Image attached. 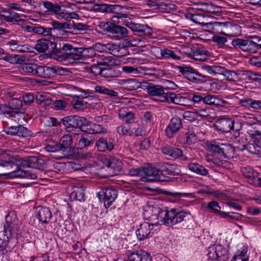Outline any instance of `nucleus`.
Segmentation results:
<instances>
[{
    "label": "nucleus",
    "mask_w": 261,
    "mask_h": 261,
    "mask_svg": "<svg viewBox=\"0 0 261 261\" xmlns=\"http://www.w3.org/2000/svg\"><path fill=\"white\" fill-rule=\"evenodd\" d=\"M187 215H190V212L176 208L169 209L166 207L161 208L148 205L144 209L145 217L152 220L156 218L158 223H161L167 226L174 225L182 222Z\"/></svg>",
    "instance_id": "f257e3e1"
},
{
    "label": "nucleus",
    "mask_w": 261,
    "mask_h": 261,
    "mask_svg": "<svg viewBox=\"0 0 261 261\" xmlns=\"http://www.w3.org/2000/svg\"><path fill=\"white\" fill-rule=\"evenodd\" d=\"M118 22L128 28L137 37H133L130 40L132 44L135 46L142 47L145 45L144 39L152 38L153 30L147 24L136 23L126 15L119 14L117 16Z\"/></svg>",
    "instance_id": "f03ea898"
},
{
    "label": "nucleus",
    "mask_w": 261,
    "mask_h": 261,
    "mask_svg": "<svg viewBox=\"0 0 261 261\" xmlns=\"http://www.w3.org/2000/svg\"><path fill=\"white\" fill-rule=\"evenodd\" d=\"M66 43L58 44L47 39H40L35 45V49L39 53H44L48 50V53L55 59L59 61H64Z\"/></svg>",
    "instance_id": "7ed1b4c3"
},
{
    "label": "nucleus",
    "mask_w": 261,
    "mask_h": 261,
    "mask_svg": "<svg viewBox=\"0 0 261 261\" xmlns=\"http://www.w3.org/2000/svg\"><path fill=\"white\" fill-rule=\"evenodd\" d=\"M65 47L64 60L68 59L80 60L91 58L96 56L95 49L93 47H76L68 43H66Z\"/></svg>",
    "instance_id": "20e7f679"
},
{
    "label": "nucleus",
    "mask_w": 261,
    "mask_h": 261,
    "mask_svg": "<svg viewBox=\"0 0 261 261\" xmlns=\"http://www.w3.org/2000/svg\"><path fill=\"white\" fill-rule=\"evenodd\" d=\"M62 156L67 159H74L79 157V148L72 147V138L70 135L63 136L58 143Z\"/></svg>",
    "instance_id": "39448f33"
},
{
    "label": "nucleus",
    "mask_w": 261,
    "mask_h": 261,
    "mask_svg": "<svg viewBox=\"0 0 261 261\" xmlns=\"http://www.w3.org/2000/svg\"><path fill=\"white\" fill-rule=\"evenodd\" d=\"M61 122L67 132H74V134H76V132L82 130V127L86 123V119L77 115H71L62 118Z\"/></svg>",
    "instance_id": "423d86ee"
},
{
    "label": "nucleus",
    "mask_w": 261,
    "mask_h": 261,
    "mask_svg": "<svg viewBox=\"0 0 261 261\" xmlns=\"http://www.w3.org/2000/svg\"><path fill=\"white\" fill-rule=\"evenodd\" d=\"M11 167H17V168H32L39 170L43 169L45 166L44 160L37 156H30L15 160V163Z\"/></svg>",
    "instance_id": "0eeeda50"
},
{
    "label": "nucleus",
    "mask_w": 261,
    "mask_h": 261,
    "mask_svg": "<svg viewBox=\"0 0 261 261\" xmlns=\"http://www.w3.org/2000/svg\"><path fill=\"white\" fill-rule=\"evenodd\" d=\"M44 7L46 9L45 11L47 15H56L59 19H68L73 18L74 15H76L75 13H68L62 10L61 6L56 3L48 1H43L41 2Z\"/></svg>",
    "instance_id": "6e6552de"
},
{
    "label": "nucleus",
    "mask_w": 261,
    "mask_h": 261,
    "mask_svg": "<svg viewBox=\"0 0 261 261\" xmlns=\"http://www.w3.org/2000/svg\"><path fill=\"white\" fill-rule=\"evenodd\" d=\"M214 127L218 130L223 133H229L231 130L239 136L241 126L238 122H235L231 118L223 117L217 119L214 124Z\"/></svg>",
    "instance_id": "1a4fd4ad"
},
{
    "label": "nucleus",
    "mask_w": 261,
    "mask_h": 261,
    "mask_svg": "<svg viewBox=\"0 0 261 261\" xmlns=\"http://www.w3.org/2000/svg\"><path fill=\"white\" fill-rule=\"evenodd\" d=\"M177 68L187 79L194 83L199 84L210 80V76L201 74L190 66H179Z\"/></svg>",
    "instance_id": "9d476101"
},
{
    "label": "nucleus",
    "mask_w": 261,
    "mask_h": 261,
    "mask_svg": "<svg viewBox=\"0 0 261 261\" xmlns=\"http://www.w3.org/2000/svg\"><path fill=\"white\" fill-rule=\"evenodd\" d=\"M70 71L59 66L39 65L38 77L45 79H53L57 75H67Z\"/></svg>",
    "instance_id": "9b49d317"
},
{
    "label": "nucleus",
    "mask_w": 261,
    "mask_h": 261,
    "mask_svg": "<svg viewBox=\"0 0 261 261\" xmlns=\"http://www.w3.org/2000/svg\"><path fill=\"white\" fill-rule=\"evenodd\" d=\"M53 215L48 207L38 206L36 208L34 215L30 218L29 223L32 225L37 226V221L42 225L48 224L52 218Z\"/></svg>",
    "instance_id": "f8f14e48"
},
{
    "label": "nucleus",
    "mask_w": 261,
    "mask_h": 261,
    "mask_svg": "<svg viewBox=\"0 0 261 261\" xmlns=\"http://www.w3.org/2000/svg\"><path fill=\"white\" fill-rule=\"evenodd\" d=\"M6 224L4 228L8 230L11 237L16 239L18 234L21 233L19 226V221L14 211H10L6 216Z\"/></svg>",
    "instance_id": "ddd939ff"
},
{
    "label": "nucleus",
    "mask_w": 261,
    "mask_h": 261,
    "mask_svg": "<svg viewBox=\"0 0 261 261\" xmlns=\"http://www.w3.org/2000/svg\"><path fill=\"white\" fill-rule=\"evenodd\" d=\"M205 208L210 213L218 215L221 218L229 220H239L242 217V215L235 212H225L221 211V206L216 201H211L207 203Z\"/></svg>",
    "instance_id": "4468645a"
},
{
    "label": "nucleus",
    "mask_w": 261,
    "mask_h": 261,
    "mask_svg": "<svg viewBox=\"0 0 261 261\" xmlns=\"http://www.w3.org/2000/svg\"><path fill=\"white\" fill-rule=\"evenodd\" d=\"M143 88L146 90L147 94L151 96L158 97L163 98V101L167 102V96L171 92L167 91L166 88L159 85H155L152 83L143 82Z\"/></svg>",
    "instance_id": "2eb2a0df"
},
{
    "label": "nucleus",
    "mask_w": 261,
    "mask_h": 261,
    "mask_svg": "<svg viewBox=\"0 0 261 261\" xmlns=\"http://www.w3.org/2000/svg\"><path fill=\"white\" fill-rule=\"evenodd\" d=\"M50 25L52 27L53 38H66L71 33V31L67 30H71L70 23L67 22L53 20L50 22Z\"/></svg>",
    "instance_id": "dca6fc26"
},
{
    "label": "nucleus",
    "mask_w": 261,
    "mask_h": 261,
    "mask_svg": "<svg viewBox=\"0 0 261 261\" xmlns=\"http://www.w3.org/2000/svg\"><path fill=\"white\" fill-rule=\"evenodd\" d=\"M207 251L208 260L219 258L222 261H228L229 259V253L227 249L221 245H212L208 247Z\"/></svg>",
    "instance_id": "f3484780"
},
{
    "label": "nucleus",
    "mask_w": 261,
    "mask_h": 261,
    "mask_svg": "<svg viewBox=\"0 0 261 261\" xmlns=\"http://www.w3.org/2000/svg\"><path fill=\"white\" fill-rule=\"evenodd\" d=\"M143 176L142 181H165V178L163 175H160V170L151 165H147L143 168Z\"/></svg>",
    "instance_id": "a211bd4d"
},
{
    "label": "nucleus",
    "mask_w": 261,
    "mask_h": 261,
    "mask_svg": "<svg viewBox=\"0 0 261 261\" xmlns=\"http://www.w3.org/2000/svg\"><path fill=\"white\" fill-rule=\"evenodd\" d=\"M103 164L106 165L108 172L107 174L103 176L105 178L118 174L122 168V163L121 161L113 157L106 159L103 161Z\"/></svg>",
    "instance_id": "6ab92c4d"
},
{
    "label": "nucleus",
    "mask_w": 261,
    "mask_h": 261,
    "mask_svg": "<svg viewBox=\"0 0 261 261\" xmlns=\"http://www.w3.org/2000/svg\"><path fill=\"white\" fill-rule=\"evenodd\" d=\"M182 125L181 119L179 117H173L165 128V136L168 139L174 138L182 127Z\"/></svg>",
    "instance_id": "aec40b11"
},
{
    "label": "nucleus",
    "mask_w": 261,
    "mask_h": 261,
    "mask_svg": "<svg viewBox=\"0 0 261 261\" xmlns=\"http://www.w3.org/2000/svg\"><path fill=\"white\" fill-rule=\"evenodd\" d=\"M98 196H103L104 205L108 208L117 197V191L112 187H105L98 193Z\"/></svg>",
    "instance_id": "412c9836"
},
{
    "label": "nucleus",
    "mask_w": 261,
    "mask_h": 261,
    "mask_svg": "<svg viewBox=\"0 0 261 261\" xmlns=\"http://www.w3.org/2000/svg\"><path fill=\"white\" fill-rule=\"evenodd\" d=\"M208 28L212 30V32L216 33H223V31L225 29L237 30L240 28L238 25L232 24L230 22H220L215 21L207 23Z\"/></svg>",
    "instance_id": "4be33fe9"
},
{
    "label": "nucleus",
    "mask_w": 261,
    "mask_h": 261,
    "mask_svg": "<svg viewBox=\"0 0 261 261\" xmlns=\"http://www.w3.org/2000/svg\"><path fill=\"white\" fill-rule=\"evenodd\" d=\"M161 151L163 154L169 155L174 159H180L182 161L188 160V158L183 155L181 149L176 147L166 145L162 147Z\"/></svg>",
    "instance_id": "5701e85b"
},
{
    "label": "nucleus",
    "mask_w": 261,
    "mask_h": 261,
    "mask_svg": "<svg viewBox=\"0 0 261 261\" xmlns=\"http://www.w3.org/2000/svg\"><path fill=\"white\" fill-rule=\"evenodd\" d=\"M153 225V224H149L148 222L141 224L139 228L136 231L138 240L142 241L151 237L153 232H151L152 228H150V226L152 227Z\"/></svg>",
    "instance_id": "b1692460"
},
{
    "label": "nucleus",
    "mask_w": 261,
    "mask_h": 261,
    "mask_svg": "<svg viewBox=\"0 0 261 261\" xmlns=\"http://www.w3.org/2000/svg\"><path fill=\"white\" fill-rule=\"evenodd\" d=\"M243 52L255 54L258 51V36H250L245 39Z\"/></svg>",
    "instance_id": "393cba45"
},
{
    "label": "nucleus",
    "mask_w": 261,
    "mask_h": 261,
    "mask_svg": "<svg viewBox=\"0 0 261 261\" xmlns=\"http://www.w3.org/2000/svg\"><path fill=\"white\" fill-rule=\"evenodd\" d=\"M114 140L111 138L108 139L100 138L97 140L95 146L100 152L111 151L114 149Z\"/></svg>",
    "instance_id": "a878e982"
},
{
    "label": "nucleus",
    "mask_w": 261,
    "mask_h": 261,
    "mask_svg": "<svg viewBox=\"0 0 261 261\" xmlns=\"http://www.w3.org/2000/svg\"><path fill=\"white\" fill-rule=\"evenodd\" d=\"M5 176L8 178L21 177L35 179L37 178L36 174L32 173L29 171L22 170L20 168H17V167L15 170L6 174Z\"/></svg>",
    "instance_id": "bb28decb"
},
{
    "label": "nucleus",
    "mask_w": 261,
    "mask_h": 261,
    "mask_svg": "<svg viewBox=\"0 0 261 261\" xmlns=\"http://www.w3.org/2000/svg\"><path fill=\"white\" fill-rule=\"evenodd\" d=\"M94 10L102 13H110L118 14L121 8L118 5H110L107 4H95L93 7Z\"/></svg>",
    "instance_id": "cd10ccee"
},
{
    "label": "nucleus",
    "mask_w": 261,
    "mask_h": 261,
    "mask_svg": "<svg viewBox=\"0 0 261 261\" xmlns=\"http://www.w3.org/2000/svg\"><path fill=\"white\" fill-rule=\"evenodd\" d=\"M241 171L243 175L248 179V182L255 186V180L259 178L258 173L251 166L243 167Z\"/></svg>",
    "instance_id": "c85d7f7f"
},
{
    "label": "nucleus",
    "mask_w": 261,
    "mask_h": 261,
    "mask_svg": "<svg viewBox=\"0 0 261 261\" xmlns=\"http://www.w3.org/2000/svg\"><path fill=\"white\" fill-rule=\"evenodd\" d=\"M120 84L124 89L135 91L141 88V85L143 86V82L141 83L136 79H128L121 80Z\"/></svg>",
    "instance_id": "c756f323"
},
{
    "label": "nucleus",
    "mask_w": 261,
    "mask_h": 261,
    "mask_svg": "<svg viewBox=\"0 0 261 261\" xmlns=\"http://www.w3.org/2000/svg\"><path fill=\"white\" fill-rule=\"evenodd\" d=\"M6 106L5 110H6V114H9L12 112H15V111L19 110L22 106V101L18 98H14L11 99L8 102V105H4ZM18 113V112H16Z\"/></svg>",
    "instance_id": "7c9ffc66"
},
{
    "label": "nucleus",
    "mask_w": 261,
    "mask_h": 261,
    "mask_svg": "<svg viewBox=\"0 0 261 261\" xmlns=\"http://www.w3.org/2000/svg\"><path fill=\"white\" fill-rule=\"evenodd\" d=\"M118 116L120 118L124 119L126 124L132 125L135 122L134 114L128 108H121L118 112Z\"/></svg>",
    "instance_id": "2f4dec72"
},
{
    "label": "nucleus",
    "mask_w": 261,
    "mask_h": 261,
    "mask_svg": "<svg viewBox=\"0 0 261 261\" xmlns=\"http://www.w3.org/2000/svg\"><path fill=\"white\" fill-rule=\"evenodd\" d=\"M188 55L195 60L204 61L208 56V51L202 48H195L188 53Z\"/></svg>",
    "instance_id": "473e14b6"
},
{
    "label": "nucleus",
    "mask_w": 261,
    "mask_h": 261,
    "mask_svg": "<svg viewBox=\"0 0 261 261\" xmlns=\"http://www.w3.org/2000/svg\"><path fill=\"white\" fill-rule=\"evenodd\" d=\"M109 33L118 37H125L127 35V30L124 27L111 22Z\"/></svg>",
    "instance_id": "72a5a7b5"
},
{
    "label": "nucleus",
    "mask_w": 261,
    "mask_h": 261,
    "mask_svg": "<svg viewBox=\"0 0 261 261\" xmlns=\"http://www.w3.org/2000/svg\"><path fill=\"white\" fill-rule=\"evenodd\" d=\"M13 239H15L11 237L8 230L4 228L3 230L0 231V250L6 249L9 242Z\"/></svg>",
    "instance_id": "f704fd0d"
},
{
    "label": "nucleus",
    "mask_w": 261,
    "mask_h": 261,
    "mask_svg": "<svg viewBox=\"0 0 261 261\" xmlns=\"http://www.w3.org/2000/svg\"><path fill=\"white\" fill-rule=\"evenodd\" d=\"M85 126H87V129L85 130L88 134H100L107 133V129L102 127L101 125L97 124L95 123L88 122L86 121V123Z\"/></svg>",
    "instance_id": "c9c22d12"
},
{
    "label": "nucleus",
    "mask_w": 261,
    "mask_h": 261,
    "mask_svg": "<svg viewBox=\"0 0 261 261\" xmlns=\"http://www.w3.org/2000/svg\"><path fill=\"white\" fill-rule=\"evenodd\" d=\"M188 167L190 170L197 174L206 176L208 174V169L198 163H189Z\"/></svg>",
    "instance_id": "e433bc0d"
},
{
    "label": "nucleus",
    "mask_w": 261,
    "mask_h": 261,
    "mask_svg": "<svg viewBox=\"0 0 261 261\" xmlns=\"http://www.w3.org/2000/svg\"><path fill=\"white\" fill-rule=\"evenodd\" d=\"M161 57L164 59H172L173 60H179L181 57L179 56V51L173 50L168 48L159 49Z\"/></svg>",
    "instance_id": "4c0bfd02"
},
{
    "label": "nucleus",
    "mask_w": 261,
    "mask_h": 261,
    "mask_svg": "<svg viewBox=\"0 0 261 261\" xmlns=\"http://www.w3.org/2000/svg\"><path fill=\"white\" fill-rule=\"evenodd\" d=\"M39 65L34 63H25L22 64V70L32 75L38 76Z\"/></svg>",
    "instance_id": "58836bf2"
},
{
    "label": "nucleus",
    "mask_w": 261,
    "mask_h": 261,
    "mask_svg": "<svg viewBox=\"0 0 261 261\" xmlns=\"http://www.w3.org/2000/svg\"><path fill=\"white\" fill-rule=\"evenodd\" d=\"M4 59L11 64H22L27 60V57L23 55L11 54L5 56Z\"/></svg>",
    "instance_id": "ea45409f"
},
{
    "label": "nucleus",
    "mask_w": 261,
    "mask_h": 261,
    "mask_svg": "<svg viewBox=\"0 0 261 261\" xmlns=\"http://www.w3.org/2000/svg\"><path fill=\"white\" fill-rule=\"evenodd\" d=\"M95 91L99 94H103L108 97H117L118 93L113 90H110L104 86H96L94 88Z\"/></svg>",
    "instance_id": "a19ab883"
},
{
    "label": "nucleus",
    "mask_w": 261,
    "mask_h": 261,
    "mask_svg": "<svg viewBox=\"0 0 261 261\" xmlns=\"http://www.w3.org/2000/svg\"><path fill=\"white\" fill-rule=\"evenodd\" d=\"M167 102L174 103L176 105H185V101L187 100L186 97L181 96L179 95H176L174 92H171L168 96Z\"/></svg>",
    "instance_id": "79ce46f5"
},
{
    "label": "nucleus",
    "mask_w": 261,
    "mask_h": 261,
    "mask_svg": "<svg viewBox=\"0 0 261 261\" xmlns=\"http://www.w3.org/2000/svg\"><path fill=\"white\" fill-rule=\"evenodd\" d=\"M79 91V88L70 85H65L62 87V94L67 96L75 98L76 92Z\"/></svg>",
    "instance_id": "37998d69"
},
{
    "label": "nucleus",
    "mask_w": 261,
    "mask_h": 261,
    "mask_svg": "<svg viewBox=\"0 0 261 261\" xmlns=\"http://www.w3.org/2000/svg\"><path fill=\"white\" fill-rule=\"evenodd\" d=\"M72 200L84 201L85 200L84 190L82 188H75L70 194Z\"/></svg>",
    "instance_id": "c03bdc74"
},
{
    "label": "nucleus",
    "mask_w": 261,
    "mask_h": 261,
    "mask_svg": "<svg viewBox=\"0 0 261 261\" xmlns=\"http://www.w3.org/2000/svg\"><path fill=\"white\" fill-rule=\"evenodd\" d=\"M222 155L225 158H232L234 154V148L229 143H223Z\"/></svg>",
    "instance_id": "a18cd8bd"
},
{
    "label": "nucleus",
    "mask_w": 261,
    "mask_h": 261,
    "mask_svg": "<svg viewBox=\"0 0 261 261\" xmlns=\"http://www.w3.org/2000/svg\"><path fill=\"white\" fill-rule=\"evenodd\" d=\"M70 28H71L70 31L74 34L81 33L83 31L89 30L88 25L79 22L70 23Z\"/></svg>",
    "instance_id": "49530a36"
},
{
    "label": "nucleus",
    "mask_w": 261,
    "mask_h": 261,
    "mask_svg": "<svg viewBox=\"0 0 261 261\" xmlns=\"http://www.w3.org/2000/svg\"><path fill=\"white\" fill-rule=\"evenodd\" d=\"M223 143L220 141H213L208 145L209 151L222 155Z\"/></svg>",
    "instance_id": "de8ad7c7"
},
{
    "label": "nucleus",
    "mask_w": 261,
    "mask_h": 261,
    "mask_svg": "<svg viewBox=\"0 0 261 261\" xmlns=\"http://www.w3.org/2000/svg\"><path fill=\"white\" fill-rule=\"evenodd\" d=\"M245 39L236 38L232 40L231 42V46H229L231 49L237 50L238 51H243L244 46L245 45ZM228 47V45L226 46Z\"/></svg>",
    "instance_id": "09e8293b"
},
{
    "label": "nucleus",
    "mask_w": 261,
    "mask_h": 261,
    "mask_svg": "<svg viewBox=\"0 0 261 261\" xmlns=\"http://www.w3.org/2000/svg\"><path fill=\"white\" fill-rule=\"evenodd\" d=\"M93 143V140L90 137L82 136L78 142V146L80 149H83L91 146Z\"/></svg>",
    "instance_id": "8fccbe9b"
},
{
    "label": "nucleus",
    "mask_w": 261,
    "mask_h": 261,
    "mask_svg": "<svg viewBox=\"0 0 261 261\" xmlns=\"http://www.w3.org/2000/svg\"><path fill=\"white\" fill-rule=\"evenodd\" d=\"M106 47V51L109 53L113 56L118 57L122 56V55L120 53V47L119 45L116 44L109 43L107 44Z\"/></svg>",
    "instance_id": "3c124183"
},
{
    "label": "nucleus",
    "mask_w": 261,
    "mask_h": 261,
    "mask_svg": "<svg viewBox=\"0 0 261 261\" xmlns=\"http://www.w3.org/2000/svg\"><path fill=\"white\" fill-rule=\"evenodd\" d=\"M239 77L240 79L255 80L256 74L250 70H239Z\"/></svg>",
    "instance_id": "603ef678"
},
{
    "label": "nucleus",
    "mask_w": 261,
    "mask_h": 261,
    "mask_svg": "<svg viewBox=\"0 0 261 261\" xmlns=\"http://www.w3.org/2000/svg\"><path fill=\"white\" fill-rule=\"evenodd\" d=\"M224 76L226 80L230 81L237 82L240 80L239 71H235L227 69Z\"/></svg>",
    "instance_id": "864d4df0"
},
{
    "label": "nucleus",
    "mask_w": 261,
    "mask_h": 261,
    "mask_svg": "<svg viewBox=\"0 0 261 261\" xmlns=\"http://www.w3.org/2000/svg\"><path fill=\"white\" fill-rule=\"evenodd\" d=\"M103 67H100L97 64H94L92 65L86 67V71L90 73H92L94 75H100L102 72Z\"/></svg>",
    "instance_id": "5fc2aeb1"
},
{
    "label": "nucleus",
    "mask_w": 261,
    "mask_h": 261,
    "mask_svg": "<svg viewBox=\"0 0 261 261\" xmlns=\"http://www.w3.org/2000/svg\"><path fill=\"white\" fill-rule=\"evenodd\" d=\"M186 141L185 144L187 145H192L195 143L197 141V137L195 133L193 131L189 130L185 133Z\"/></svg>",
    "instance_id": "6e6d98bb"
},
{
    "label": "nucleus",
    "mask_w": 261,
    "mask_h": 261,
    "mask_svg": "<svg viewBox=\"0 0 261 261\" xmlns=\"http://www.w3.org/2000/svg\"><path fill=\"white\" fill-rule=\"evenodd\" d=\"M141 67L135 68L133 66H124L122 67V71L128 74H132L133 76H137V74L140 73Z\"/></svg>",
    "instance_id": "4d7b16f0"
},
{
    "label": "nucleus",
    "mask_w": 261,
    "mask_h": 261,
    "mask_svg": "<svg viewBox=\"0 0 261 261\" xmlns=\"http://www.w3.org/2000/svg\"><path fill=\"white\" fill-rule=\"evenodd\" d=\"M130 129L133 132V136L139 137L143 136L145 135V131L139 126V124L135 122L130 125Z\"/></svg>",
    "instance_id": "13d9d810"
},
{
    "label": "nucleus",
    "mask_w": 261,
    "mask_h": 261,
    "mask_svg": "<svg viewBox=\"0 0 261 261\" xmlns=\"http://www.w3.org/2000/svg\"><path fill=\"white\" fill-rule=\"evenodd\" d=\"M116 131L120 135H129L133 136V132L132 130L130 129V126L128 127H126L124 125L119 126L117 127Z\"/></svg>",
    "instance_id": "bf43d9fd"
},
{
    "label": "nucleus",
    "mask_w": 261,
    "mask_h": 261,
    "mask_svg": "<svg viewBox=\"0 0 261 261\" xmlns=\"http://www.w3.org/2000/svg\"><path fill=\"white\" fill-rule=\"evenodd\" d=\"M96 64L100 67L103 66L104 67H107L111 65L112 61L108 57L101 56L97 58Z\"/></svg>",
    "instance_id": "052dcab7"
},
{
    "label": "nucleus",
    "mask_w": 261,
    "mask_h": 261,
    "mask_svg": "<svg viewBox=\"0 0 261 261\" xmlns=\"http://www.w3.org/2000/svg\"><path fill=\"white\" fill-rule=\"evenodd\" d=\"M171 164H166L165 165L162 166L160 170V175H163L165 178V181L167 180V177L166 176L168 175H171Z\"/></svg>",
    "instance_id": "680f3d73"
},
{
    "label": "nucleus",
    "mask_w": 261,
    "mask_h": 261,
    "mask_svg": "<svg viewBox=\"0 0 261 261\" xmlns=\"http://www.w3.org/2000/svg\"><path fill=\"white\" fill-rule=\"evenodd\" d=\"M32 133L29 130L27 127H24L21 125H19V132L17 134V136L19 137H27L31 136Z\"/></svg>",
    "instance_id": "e2e57ef3"
},
{
    "label": "nucleus",
    "mask_w": 261,
    "mask_h": 261,
    "mask_svg": "<svg viewBox=\"0 0 261 261\" xmlns=\"http://www.w3.org/2000/svg\"><path fill=\"white\" fill-rule=\"evenodd\" d=\"M140 252L141 250L134 252L128 251L127 253V257L129 261H139Z\"/></svg>",
    "instance_id": "0e129e2a"
},
{
    "label": "nucleus",
    "mask_w": 261,
    "mask_h": 261,
    "mask_svg": "<svg viewBox=\"0 0 261 261\" xmlns=\"http://www.w3.org/2000/svg\"><path fill=\"white\" fill-rule=\"evenodd\" d=\"M7 45L10 46V49L12 51H21L22 50L21 48L22 46L18 44V42L16 40H11L8 42Z\"/></svg>",
    "instance_id": "69168bd1"
},
{
    "label": "nucleus",
    "mask_w": 261,
    "mask_h": 261,
    "mask_svg": "<svg viewBox=\"0 0 261 261\" xmlns=\"http://www.w3.org/2000/svg\"><path fill=\"white\" fill-rule=\"evenodd\" d=\"M67 102L64 100L59 99L54 101L53 106L57 110H63L66 107Z\"/></svg>",
    "instance_id": "338daca9"
},
{
    "label": "nucleus",
    "mask_w": 261,
    "mask_h": 261,
    "mask_svg": "<svg viewBox=\"0 0 261 261\" xmlns=\"http://www.w3.org/2000/svg\"><path fill=\"white\" fill-rule=\"evenodd\" d=\"M249 63L256 67H261V56H254L250 58Z\"/></svg>",
    "instance_id": "774afa93"
}]
</instances>
